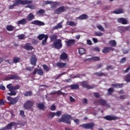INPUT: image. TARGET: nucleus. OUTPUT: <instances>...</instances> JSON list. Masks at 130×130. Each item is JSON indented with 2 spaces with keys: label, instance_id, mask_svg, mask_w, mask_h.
<instances>
[{
  "label": "nucleus",
  "instance_id": "f257e3e1",
  "mask_svg": "<svg viewBox=\"0 0 130 130\" xmlns=\"http://www.w3.org/2000/svg\"><path fill=\"white\" fill-rule=\"evenodd\" d=\"M31 4H32V1L30 0H15L14 4L9 7V9L13 10L15 7H17V6H19V5L25 6L26 5H31Z\"/></svg>",
  "mask_w": 130,
  "mask_h": 130
},
{
  "label": "nucleus",
  "instance_id": "f03ea898",
  "mask_svg": "<svg viewBox=\"0 0 130 130\" xmlns=\"http://www.w3.org/2000/svg\"><path fill=\"white\" fill-rule=\"evenodd\" d=\"M72 116L70 115H63L60 119H58V122H63V123H67V124H71V119Z\"/></svg>",
  "mask_w": 130,
  "mask_h": 130
},
{
  "label": "nucleus",
  "instance_id": "7ed1b4c3",
  "mask_svg": "<svg viewBox=\"0 0 130 130\" xmlns=\"http://www.w3.org/2000/svg\"><path fill=\"white\" fill-rule=\"evenodd\" d=\"M37 38L39 40L42 41V45L44 46L46 45V43H47V40L48 39V35H45L44 34H41L38 35ZM44 39V40H43Z\"/></svg>",
  "mask_w": 130,
  "mask_h": 130
},
{
  "label": "nucleus",
  "instance_id": "20e7f679",
  "mask_svg": "<svg viewBox=\"0 0 130 130\" xmlns=\"http://www.w3.org/2000/svg\"><path fill=\"white\" fill-rule=\"evenodd\" d=\"M33 105H34V102L28 100L24 104L23 107L26 110H29V109H30L31 111H33Z\"/></svg>",
  "mask_w": 130,
  "mask_h": 130
},
{
  "label": "nucleus",
  "instance_id": "39448f33",
  "mask_svg": "<svg viewBox=\"0 0 130 130\" xmlns=\"http://www.w3.org/2000/svg\"><path fill=\"white\" fill-rule=\"evenodd\" d=\"M98 103L103 106H106L107 108H110V105H109V104H107L106 100L100 99L97 100L94 102V104H95V105H97Z\"/></svg>",
  "mask_w": 130,
  "mask_h": 130
},
{
  "label": "nucleus",
  "instance_id": "423d86ee",
  "mask_svg": "<svg viewBox=\"0 0 130 130\" xmlns=\"http://www.w3.org/2000/svg\"><path fill=\"white\" fill-rule=\"evenodd\" d=\"M67 10H69V7L62 6L56 9L54 13L57 15H60L62 13L67 12Z\"/></svg>",
  "mask_w": 130,
  "mask_h": 130
},
{
  "label": "nucleus",
  "instance_id": "0eeeda50",
  "mask_svg": "<svg viewBox=\"0 0 130 130\" xmlns=\"http://www.w3.org/2000/svg\"><path fill=\"white\" fill-rule=\"evenodd\" d=\"M53 46L56 49H60L62 47V43H61V39H57L53 43Z\"/></svg>",
  "mask_w": 130,
  "mask_h": 130
},
{
  "label": "nucleus",
  "instance_id": "6e6552de",
  "mask_svg": "<svg viewBox=\"0 0 130 130\" xmlns=\"http://www.w3.org/2000/svg\"><path fill=\"white\" fill-rule=\"evenodd\" d=\"M13 87L12 83L9 84L7 86V89H9V91L10 92L8 93V95H9V96H15V95H17L16 91H13Z\"/></svg>",
  "mask_w": 130,
  "mask_h": 130
},
{
  "label": "nucleus",
  "instance_id": "1a4fd4ad",
  "mask_svg": "<svg viewBox=\"0 0 130 130\" xmlns=\"http://www.w3.org/2000/svg\"><path fill=\"white\" fill-rule=\"evenodd\" d=\"M7 99L9 102V104H11V105H15L17 102L19 101V98L18 97H15L14 98H13L11 96H7Z\"/></svg>",
  "mask_w": 130,
  "mask_h": 130
},
{
  "label": "nucleus",
  "instance_id": "9d476101",
  "mask_svg": "<svg viewBox=\"0 0 130 130\" xmlns=\"http://www.w3.org/2000/svg\"><path fill=\"white\" fill-rule=\"evenodd\" d=\"M10 80H17L19 81L21 80V78L17 74L12 75L11 76L6 77L4 78V81H10Z\"/></svg>",
  "mask_w": 130,
  "mask_h": 130
},
{
  "label": "nucleus",
  "instance_id": "9b49d317",
  "mask_svg": "<svg viewBox=\"0 0 130 130\" xmlns=\"http://www.w3.org/2000/svg\"><path fill=\"white\" fill-rule=\"evenodd\" d=\"M82 86L83 88H86L88 90H90V89H94L96 88L97 86L95 85H90L88 84V82L87 81H83L82 82Z\"/></svg>",
  "mask_w": 130,
  "mask_h": 130
},
{
  "label": "nucleus",
  "instance_id": "f8f14e48",
  "mask_svg": "<svg viewBox=\"0 0 130 130\" xmlns=\"http://www.w3.org/2000/svg\"><path fill=\"white\" fill-rule=\"evenodd\" d=\"M56 67L58 69H64L67 68L68 63H63L62 62H57L56 63Z\"/></svg>",
  "mask_w": 130,
  "mask_h": 130
},
{
  "label": "nucleus",
  "instance_id": "ddd939ff",
  "mask_svg": "<svg viewBox=\"0 0 130 130\" xmlns=\"http://www.w3.org/2000/svg\"><path fill=\"white\" fill-rule=\"evenodd\" d=\"M31 24L36 25V26H44L45 25L44 22L40 20H34L31 22Z\"/></svg>",
  "mask_w": 130,
  "mask_h": 130
},
{
  "label": "nucleus",
  "instance_id": "4468645a",
  "mask_svg": "<svg viewBox=\"0 0 130 130\" xmlns=\"http://www.w3.org/2000/svg\"><path fill=\"white\" fill-rule=\"evenodd\" d=\"M94 123H89L88 124H82V127L84 128H87V129H92L94 127Z\"/></svg>",
  "mask_w": 130,
  "mask_h": 130
},
{
  "label": "nucleus",
  "instance_id": "2eb2a0df",
  "mask_svg": "<svg viewBox=\"0 0 130 130\" xmlns=\"http://www.w3.org/2000/svg\"><path fill=\"white\" fill-rule=\"evenodd\" d=\"M65 42L67 47H70V46L74 45V44H75L76 41H75L74 39H71L68 41H66Z\"/></svg>",
  "mask_w": 130,
  "mask_h": 130
},
{
  "label": "nucleus",
  "instance_id": "dca6fc26",
  "mask_svg": "<svg viewBox=\"0 0 130 130\" xmlns=\"http://www.w3.org/2000/svg\"><path fill=\"white\" fill-rule=\"evenodd\" d=\"M114 51V48L111 47H105L102 50V52L103 53H108L110 51Z\"/></svg>",
  "mask_w": 130,
  "mask_h": 130
},
{
  "label": "nucleus",
  "instance_id": "f3484780",
  "mask_svg": "<svg viewBox=\"0 0 130 130\" xmlns=\"http://www.w3.org/2000/svg\"><path fill=\"white\" fill-rule=\"evenodd\" d=\"M104 118L106 120H109V121L116 120V119H117V117L112 116L111 115H107L104 117Z\"/></svg>",
  "mask_w": 130,
  "mask_h": 130
},
{
  "label": "nucleus",
  "instance_id": "a211bd4d",
  "mask_svg": "<svg viewBox=\"0 0 130 130\" xmlns=\"http://www.w3.org/2000/svg\"><path fill=\"white\" fill-rule=\"evenodd\" d=\"M117 22L118 23H121L122 25H126L127 24V20L123 18H118Z\"/></svg>",
  "mask_w": 130,
  "mask_h": 130
},
{
  "label": "nucleus",
  "instance_id": "6ab92c4d",
  "mask_svg": "<svg viewBox=\"0 0 130 130\" xmlns=\"http://www.w3.org/2000/svg\"><path fill=\"white\" fill-rule=\"evenodd\" d=\"M36 62H37L36 56L35 55H33L30 59L31 64H32V66H34V67H35L36 66Z\"/></svg>",
  "mask_w": 130,
  "mask_h": 130
},
{
  "label": "nucleus",
  "instance_id": "aec40b11",
  "mask_svg": "<svg viewBox=\"0 0 130 130\" xmlns=\"http://www.w3.org/2000/svg\"><path fill=\"white\" fill-rule=\"evenodd\" d=\"M24 49L28 50V51H31L32 49H34L33 46H30V43H27L24 45Z\"/></svg>",
  "mask_w": 130,
  "mask_h": 130
},
{
  "label": "nucleus",
  "instance_id": "412c9836",
  "mask_svg": "<svg viewBox=\"0 0 130 130\" xmlns=\"http://www.w3.org/2000/svg\"><path fill=\"white\" fill-rule=\"evenodd\" d=\"M17 25L19 26V25H25L27 24V19L26 18H23L22 19L16 22Z\"/></svg>",
  "mask_w": 130,
  "mask_h": 130
},
{
  "label": "nucleus",
  "instance_id": "4be33fe9",
  "mask_svg": "<svg viewBox=\"0 0 130 130\" xmlns=\"http://www.w3.org/2000/svg\"><path fill=\"white\" fill-rule=\"evenodd\" d=\"M16 125L17 123L16 122H11L10 123L6 125V127L7 129H12V126H16Z\"/></svg>",
  "mask_w": 130,
  "mask_h": 130
},
{
  "label": "nucleus",
  "instance_id": "5701e85b",
  "mask_svg": "<svg viewBox=\"0 0 130 130\" xmlns=\"http://www.w3.org/2000/svg\"><path fill=\"white\" fill-rule=\"evenodd\" d=\"M68 58V54L66 52L62 53L60 56V59L61 60H64Z\"/></svg>",
  "mask_w": 130,
  "mask_h": 130
},
{
  "label": "nucleus",
  "instance_id": "b1692460",
  "mask_svg": "<svg viewBox=\"0 0 130 130\" xmlns=\"http://www.w3.org/2000/svg\"><path fill=\"white\" fill-rule=\"evenodd\" d=\"M94 75L98 77H107V73L103 72H96L94 73Z\"/></svg>",
  "mask_w": 130,
  "mask_h": 130
},
{
  "label": "nucleus",
  "instance_id": "393cba45",
  "mask_svg": "<svg viewBox=\"0 0 130 130\" xmlns=\"http://www.w3.org/2000/svg\"><path fill=\"white\" fill-rule=\"evenodd\" d=\"M35 18V15L33 13H30L27 16V19L28 21H32Z\"/></svg>",
  "mask_w": 130,
  "mask_h": 130
},
{
  "label": "nucleus",
  "instance_id": "a878e982",
  "mask_svg": "<svg viewBox=\"0 0 130 130\" xmlns=\"http://www.w3.org/2000/svg\"><path fill=\"white\" fill-rule=\"evenodd\" d=\"M111 86L114 88H117V89H118L119 88H122V87H123V84H119V83L112 84Z\"/></svg>",
  "mask_w": 130,
  "mask_h": 130
},
{
  "label": "nucleus",
  "instance_id": "bb28decb",
  "mask_svg": "<svg viewBox=\"0 0 130 130\" xmlns=\"http://www.w3.org/2000/svg\"><path fill=\"white\" fill-rule=\"evenodd\" d=\"M71 90H78L79 88V84H72L69 86Z\"/></svg>",
  "mask_w": 130,
  "mask_h": 130
},
{
  "label": "nucleus",
  "instance_id": "cd10ccee",
  "mask_svg": "<svg viewBox=\"0 0 130 130\" xmlns=\"http://www.w3.org/2000/svg\"><path fill=\"white\" fill-rule=\"evenodd\" d=\"M123 13V10L122 9H115V11L113 12V14H122Z\"/></svg>",
  "mask_w": 130,
  "mask_h": 130
},
{
  "label": "nucleus",
  "instance_id": "c85d7f7f",
  "mask_svg": "<svg viewBox=\"0 0 130 130\" xmlns=\"http://www.w3.org/2000/svg\"><path fill=\"white\" fill-rule=\"evenodd\" d=\"M52 5L51 6V8L52 9H55V8H56V7H57V6H58L59 5V2H52Z\"/></svg>",
  "mask_w": 130,
  "mask_h": 130
},
{
  "label": "nucleus",
  "instance_id": "c756f323",
  "mask_svg": "<svg viewBox=\"0 0 130 130\" xmlns=\"http://www.w3.org/2000/svg\"><path fill=\"white\" fill-rule=\"evenodd\" d=\"M51 41H56L57 40V36L56 35H52L50 37Z\"/></svg>",
  "mask_w": 130,
  "mask_h": 130
},
{
  "label": "nucleus",
  "instance_id": "7c9ffc66",
  "mask_svg": "<svg viewBox=\"0 0 130 130\" xmlns=\"http://www.w3.org/2000/svg\"><path fill=\"white\" fill-rule=\"evenodd\" d=\"M110 46H112V47H115L116 46V42L115 40H111L109 42Z\"/></svg>",
  "mask_w": 130,
  "mask_h": 130
},
{
  "label": "nucleus",
  "instance_id": "2f4dec72",
  "mask_svg": "<svg viewBox=\"0 0 130 130\" xmlns=\"http://www.w3.org/2000/svg\"><path fill=\"white\" fill-rule=\"evenodd\" d=\"M37 15H43V14H45V10L43 9H40L36 12Z\"/></svg>",
  "mask_w": 130,
  "mask_h": 130
},
{
  "label": "nucleus",
  "instance_id": "473e14b6",
  "mask_svg": "<svg viewBox=\"0 0 130 130\" xmlns=\"http://www.w3.org/2000/svg\"><path fill=\"white\" fill-rule=\"evenodd\" d=\"M38 107L39 109L43 110V109H44V104L42 103H39L38 104Z\"/></svg>",
  "mask_w": 130,
  "mask_h": 130
},
{
  "label": "nucleus",
  "instance_id": "72a5a7b5",
  "mask_svg": "<svg viewBox=\"0 0 130 130\" xmlns=\"http://www.w3.org/2000/svg\"><path fill=\"white\" fill-rule=\"evenodd\" d=\"M67 24L71 26V27H75L76 25L74 21H68Z\"/></svg>",
  "mask_w": 130,
  "mask_h": 130
},
{
  "label": "nucleus",
  "instance_id": "f704fd0d",
  "mask_svg": "<svg viewBox=\"0 0 130 130\" xmlns=\"http://www.w3.org/2000/svg\"><path fill=\"white\" fill-rule=\"evenodd\" d=\"M62 27V26L61 25V24L60 23H58V24H57V25H56L53 27V30H56L57 29H60V28H61Z\"/></svg>",
  "mask_w": 130,
  "mask_h": 130
},
{
  "label": "nucleus",
  "instance_id": "c9c22d12",
  "mask_svg": "<svg viewBox=\"0 0 130 130\" xmlns=\"http://www.w3.org/2000/svg\"><path fill=\"white\" fill-rule=\"evenodd\" d=\"M20 60L21 58H20V57H15L13 58V62H14V63H17L19 62V61H20Z\"/></svg>",
  "mask_w": 130,
  "mask_h": 130
},
{
  "label": "nucleus",
  "instance_id": "e433bc0d",
  "mask_svg": "<svg viewBox=\"0 0 130 130\" xmlns=\"http://www.w3.org/2000/svg\"><path fill=\"white\" fill-rule=\"evenodd\" d=\"M124 81L127 82V83L130 82V76L128 75V74L124 77Z\"/></svg>",
  "mask_w": 130,
  "mask_h": 130
},
{
  "label": "nucleus",
  "instance_id": "4c0bfd02",
  "mask_svg": "<svg viewBox=\"0 0 130 130\" xmlns=\"http://www.w3.org/2000/svg\"><path fill=\"white\" fill-rule=\"evenodd\" d=\"M113 92H114V89L113 87L109 88L108 89V93L109 95H112V93H113Z\"/></svg>",
  "mask_w": 130,
  "mask_h": 130
},
{
  "label": "nucleus",
  "instance_id": "58836bf2",
  "mask_svg": "<svg viewBox=\"0 0 130 130\" xmlns=\"http://www.w3.org/2000/svg\"><path fill=\"white\" fill-rule=\"evenodd\" d=\"M42 67L44 71H45V72H49V71H50V69H49V68L48 67L47 65L43 64Z\"/></svg>",
  "mask_w": 130,
  "mask_h": 130
},
{
  "label": "nucleus",
  "instance_id": "ea45409f",
  "mask_svg": "<svg viewBox=\"0 0 130 130\" xmlns=\"http://www.w3.org/2000/svg\"><path fill=\"white\" fill-rule=\"evenodd\" d=\"M91 60H93L94 61H99V60H100V57L98 56H93L91 57Z\"/></svg>",
  "mask_w": 130,
  "mask_h": 130
},
{
  "label": "nucleus",
  "instance_id": "a19ab883",
  "mask_svg": "<svg viewBox=\"0 0 130 130\" xmlns=\"http://www.w3.org/2000/svg\"><path fill=\"white\" fill-rule=\"evenodd\" d=\"M32 91H27L26 92H25L24 94V95L25 96V97H28V96H32Z\"/></svg>",
  "mask_w": 130,
  "mask_h": 130
},
{
  "label": "nucleus",
  "instance_id": "79ce46f5",
  "mask_svg": "<svg viewBox=\"0 0 130 130\" xmlns=\"http://www.w3.org/2000/svg\"><path fill=\"white\" fill-rule=\"evenodd\" d=\"M29 5H27L25 7V8H28L29 9H30V10H35V6L34 5H30V4H26Z\"/></svg>",
  "mask_w": 130,
  "mask_h": 130
},
{
  "label": "nucleus",
  "instance_id": "37998d69",
  "mask_svg": "<svg viewBox=\"0 0 130 130\" xmlns=\"http://www.w3.org/2000/svg\"><path fill=\"white\" fill-rule=\"evenodd\" d=\"M6 29L8 31H14V27L12 25H8Z\"/></svg>",
  "mask_w": 130,
  "mask_h": 130
},
{
  "label": "nucleus",
  "instance_id": "c03bdc74",
  "mask_svg": "<svg viewBox=\"0 0 130 130\" xmlns=\"http://www.w3.org/2000/svg\"><path fill=\"white\" fill-rule=\"evenodd\" d=\"M17 37L18 38V39H19V40H23V39H25V35H19L17 36Z\"/></svg>",
  "mask_w": 130,
  "mask_h": 130
},
{
  "label": "nucleus",
  "instance_id": "a18cd8bd",
  "mask_svg": "<svg viewBox=\"0 0 130 130\" xmlns=\"http://www.w3.org/2000/svg\"><path fill=\"white\" fill-rule=\"evenodd\" d=\"M43 70L42 69H40L38 70V75L39 76H43Z\"/></svg>",
  "mask_w": 130,
  "mask_h": 130
},
{
  "label": "nucleus",
  "instance_id": "49530a36",
  "mask_svg": "<svg viewBox=\"0 0 130 130\" xmlns=\"http://www.w3.org/2000/svg\"><path fill=\"white\" fill-rule=\"evenodd\" d=\"M12 92H16V90H19L20 89V85H16L15 86H13Z\"/></svg>",
  "mask_w": 130,
  "mask_h": 130
},
{
  "label": "nucleus",
  "instance_id": "de8ad7c7",
  "mask_svg": "<svg viewBox=\"0 0 130 130\" xmlns=\"http://www.w3.org/2000/svg\"><path fill=\"white\" fill-rule=\"evenodd\" d=\"M94 35L95 36H103V33L101 32V31H99V32H94Z\"/></svg>",
  "mask_w": 130,
  "mask_h": 130
},
{
  "label": "nucleus",
  "instance_id": "09e8293b",
  "mask_svg": "<svg viewBox=\"0 0 130 130\" xmlns=\"http://www.w3.org/2000/svg\"><path fill=\"white\" fill-rule=\"evenodd\" d=\"M66 74H67V72H63V73L59 74L58 76H57L55 77V80H58V79H59L60 77H61V76H63V75H66Z\"/></svg>",
  "mask_w": 130,
  "mask_h": 130
},
{
  "label": "nucleus",
  "instance_id": "8fccbe9b",
  "mask_svg": "<svg viewBox=\"0 0 130 130\" xmlns=\"http://www.w3.org/2000/svg\"><path fill=\"white\" fill-rule=\"evenodd\" d=\"M97 28L99 29V30H100V31H102V32H104V31H105L104 27L101 25H97Z\"/></svg>",
  "mask_w": 130,
  "mask_h": 130
},
{
  "label": "nucleus",
  "instance_id": "3c124183",
  "mask_svg": "<svg viewBox=\"0 0 130 130\" xmlns=\"http://www.w3.org/2000/svg\"><path fill=\"white\" fill-rule=\"evenodd\" d=\"M25 70L26 71H28L29 72H31V71H33V70H34V67H26Z\"/></svg>",
  "mask_w": 130,
  "mask_h": 130
},
{
  "label": "nucleus",
  "instance_id": "603ef678",
  "mask_svg": "<svg viewBox=\"0 0 130 130\" xmlns=\"http://www.w3.org/2000/svg\"><path fill=\"white\" fill-rule=\"evenodd\" d=\"M49 115L50 118L52 119L53 117H54V116H55V113L50 112L49 114Z\"/></svg>",
  "mask_w": 130,
  "mask_h": 130
},
{
  "label": "nucleus",
  "instance_id": "864d4df0",
  "mask_svg": "<svg viewBox=\"0 0 130 130\" xmlns=\"http://www.w3.org/2000/svg\"><path fill=\"white\" fill-rule=\"evenodd\" d=\"M126 61V58L123 57L120 61V63H124Z\"/></svg>",
  "mask_w": 130,
  "mask_h": 130
},
{
  "label": "nucleus",
  "instance_id": "5fc2aeb1",
  "mask_svg": "<svg viewBox=\"0 0 130 130\" xmlns=\"http://www.w3.org/2000/svg\"><path fill=\"white\" fill-rule=\"evenodd\" d=\"M32 44H34L35 45H36V44H38V40H37L35 39H34L32 40Z\"/></svg>",
  "mask_w": 130,
  "mask_h": 130
},
{
  "label": "nucleus",
  "instance_id": "6e6d98bb",
  "mask_svg": "<svg viewBox=\"0 0 130 130\" xmlns=\"http://www.w3.org/2000/svg\"><path fill=\"white\" fill-rule=\"evenodd\" d=\"M113 69H114V67H113V66L112 65L108 66L106 68L107 70H113Z\"/></svg>",
  "mask_w": 130,
  "mask_h": 130
},
{
  "label": "nucleus",
  "instance_id": "4d7b16f0",
  "mask_svg": "<svg viewBox=\"0 0 130 130\" xmlns=\"http://www.w3.org/2000/svg\"><path fill=\"white\" fill-rule=\"evenodd\" d=\"M86 19H88V15L86 14L82 15V20H86Z\"/></svg>",
  "mask_w": 130,
  "mask_h": 130
},
{
  "label": "nucleus",
  "instance_id": "13d9d810",
  "mask_svg": "<svg viewBox=\"0 0 130 130\" xmlns=\"http://www.w3.org/2000/svg\"><path fill=\"white\" fill-rule=\"evenodd\" d=\"M56 116H60L61 115V111H57L56 113H55Z\"/></svg>",
  "mask_w": 130,
  "mask_h": 130
},
{
  "label": "nucleus",
  "instance_id": "bf43d9fd",
  "mask_svg": "<svg viewBox=\"0 0 130 130\" xmlns=\"http://www.w3.org/2000/svg\"><path fill=\"white\" fill-rule=\"evenodd\" d=\"M0 90H3V91H5L6 90V87L4 86L3 84H0Z\"/></svg>",
  "mask_w": 130,
  "mask_h": 130
},
{
  "label": "nucleus",
  "instance_id": "052dcab7",
  "mask_svg": "<svg viewBox=\"0 0 130 130\" xmlns=\"http://www.w3.org/2000/svg\"><path fill=\"white\" fill-rule=\"evenodd\" d=\"M20 114L23 117H25V112H24V111H23V110H21L20 111Z\"/></svg>",
  "mask_w": 130,
  "mask_h": 130
},
{
  "label": "nucleus",
  "instance_id": "680f3d73",
  "mask_svg": "<svg viewBox=\"0 0 130 130\" xmlns=\"http://www.w3.org/2000/svg\"><path fill=\"white\" fill-rule=\"evenodd\" d=\"M94 96H95L96 98H100V94L98 92H94Z\"/></svg>",
  "mask_w": 130,
  "mask_h": 130
},
{
  "label": "nucleus",
  "instance_id": "e2e57ef3",
  "mask_svg": "<svg viewBox=\"0 0 130 130\" xmlns=\"http://www.w3.org/2000/svg\"><path fill=\"white\" fill-rule=\"evenodd\" d=\"M90 61H92V58H87L84 60L85 62H90Z\"/></svg>",
  "mask_w": 130,
  "mask_h": 130
},
{
  "label": "nucleus",
  "instance_id": "0e129e2a",
  "mask_svg": "<svg viewBox=\"0 0 130 130\" xmlns=\"http://www.w3.org/2000/svg\"><path fill=\"white\" fill-rule=\"evenodd\" d=\"M102 67H103V63H100V64H98L96 65V68L97 69H101V68H102Z\"/></svg>",
  "mask_w": 130,
  "mask_h": 130
},
{
  "label": "nucleus",
  "instance_id": "69168bd1",
  "mask_svg": "<svg viewBox=\"0 0 130 130\" xmlns=\"http://www.w3.org/2000/svg\"><path fill=\"white\" fill-rule=\"evenodd\" d=\"M63 82H64L65 83H71V82H72V79L69 78L68 79L63 80Z\"/></svg>",
  "mask_w": 130,
  "mask_h": 130
},
{
  "label": "nucleus",
  "instance_id": "338daca9",
  "mask_svg": "<svg viewBox=\"0 0 130 130\" xmlns=\"http://www.w3.org/2000/svg\"><path fill=\"white\" fill-rule=\"evenodd\" d=\"M93 50L94 51H98V52H100V48H99L98 47L93 48Z\"/></svg>",
  "mask_w": 130,
  "mask_h": 130
},
{
  "label": "nucleus",
  "instance_id": "774afa93",
  "mask_svg": "<svg viewBox=\"0 0 130 130\" xmlns=\"http://www.w3.org/2000/svg\"><path fill=\"white\" fill-rule=\"evenodd\" d=\"M55 105H52L51 107H50V110H52V111H53V110H55Z\"/></svg>",
  "mask_w": 130,
  "mask_h": 130
}]
</instances>
